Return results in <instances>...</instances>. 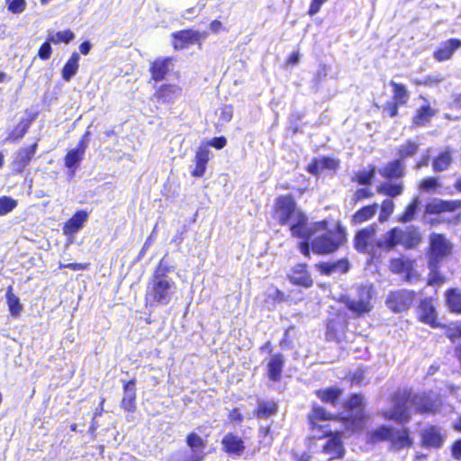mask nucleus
<instances>
[{"mask_svg":"<svg viewBox=\"0 0 461 461\" xmlns=\"http://www.w3.org/2000/svg\"><path fill=\"white\" fill-rule=\"evenodd\" d=\"M421 241L422 236L415 227L406 229L393 227L386 230L381 239H378L376 226L371 224L355 232L353 247L358 253L367 254L372 260L378 261L382 253H389L398 246L407 250L413 249Z\"/></svg>","mask_w":461,"mask_h":461,"instance_id":"obj_1","label":"nucleus"},{"mask_svg":"<svg viewBox=\"0 0 461 461\" xmlns=\"http://www.w3.org/2000/svg\"><path fill=\"white\" fill-rule=\"evenodd\" d=\"M393 408L382 412V417L387 420L404 423L411 420L410 409L419 414H433L437 411V405L425 392L415 393L412 388L396 390L390 398Z\"/></svg>","mask_w":461,"mask_h":461,"instance_id":"obj_2","label":"nucleus"},{"mask_svg":"<svg viewBox=\"0 0 461 461\" xmlns=\"http://www.w3.org/2000/svg\"><path fill=\"white\" fill-rule=\"evenodd\" d=\"M306 418L309 429L313 433L314 439L328 438L322 447V452L330 455V459L342 458L345 455L342 432L339 430L333 432L329 425L322 424V422L335 419L333 414L327 411L322 406L313 404Z\"/></svg>","mask_w":461,"mask_h":461,"instance_id":"obj_3","label":"nucleus"},{"mask_svg":"<svg viewBox=\"0 0 461 461\" xmlns=\"http://www.w3.org/2000/svg\"><path fill=\"white\" fill-rule=\"evenodd\" d=\"M313 254L331 255L343 248L348 242V230L341 221L322 219L314 222Z\"/></svg>","mask_w":461,"mask_h":461,"instance_id":"obj_4","label":"nucleus"},{"mask_svg":"<svg viewBox=\"0 0 461 461\" xmlns=\"http://www.w3.org/2000/svg\"><path fill=\"white\" fill-rule=\"evenodd\" d=\"M170 272V267L163 258L160 259L151 273L146 286L144 294L146 307L164 306L171 302L176 283L168 276Z\"/></svg>","mask_w":461,"mask_h":461,"instance_id":"obj_5","label":"nucleus"},{"mask_svg":"<svg viewBox=\"0 0 461 461\" xmlns=\"http://www.w3.org/2000/svg\"><path fill=\"white\" fill-rule=\"evenodd\" d=\"M378 174L384 182L376 186L379 194L394 198L402 195L404 192L402 178L406 175L405 164L401 159H393L378 169Z\"/></svg>","mask_w":461,"mask_h":461,"instance_id":"obj_6","label":"nucleus"},{"mask_svg":"<svg viewBox=\"0 0 461 461\" xmlns=\"http://www.w3.org/2000/svg\"><path fill=\"white\" fill-rule=\"evenodd\" d=\"M384 441H389L391 449L394 451L410 448L413 446L411 432L406 427L395 429L392 426L382 425L367 434L369 444L375 445Z\"/></svg>","mask_w":461,"mask_h":461,"instance_id":"obj_7","label":"nucleus"},{"mask_svg":"<svg viewBox=\"0 0 461 461\" xmlns=\"http://www.w3.org/2000/svg\"><path fill=\"white\" fill-rule=\"evenodd\" d=\"M372 286L362 285L357 287L355 298L344 295L340 298L339 302L345 305L354 317L360 318L372 311Z\"/></svg>","mask_w":461,"mask_h":461,"instance_id":"obj_8","label":"nucleus"},{"mask_svg":"<svg viewBox=\"0 0 461 461\" xmlns=\"http://www.w3.org/2000/svg\"><path fill=\"white\" fill-rule=\"evenodd\" d=\"M454 244L444 233L432 232L429 236V244L426 249L427 262L441 263L452 257Z\"/></svg>","mask_w":461,"mask_h":461,"instance_id":"obj_9","label":"nucleus"},{"mask_svg":"<svg viewBox=\"0 0 461 461\" xmlns=\"http://www.w3.org/2000/svg\"><path fill=\"white\" fill-rule=\"evenodd\" d=\"M303 212L297 207L292 194H280L276 197L271 209V217L281 226L290 224L293 219Z\"/></svg>","mask_w":461,"mask_h":461,"instance_id":"obj_10","label":"nucleus"},{"mask_svg":"<svg viewBox=\"0 0 461 461\" xmlns=\"http://www.w3.org/2000/svg\"><path fill=\"white\" fill-rule=\"evenodd\" d=\"M417 293L409 289H397L390 291L385 299L387 308L400 313L408 311L417 299Z\"/></svg>","mask_w":461,"mask_h":461,"instance_id":"obj_11","label":"nucleus"},{"mask_svg":"<svg viewBox=\"0 0 461 461\" xmlns=\"http://www.w3.org/2000/svg\"><path fill=\"white\" fill-rule=\"evenodd\" d=\"M389 86L392 88L393 100L385 102L384 110L389 117L393 118L398 116L399 108L407 104L410 99V93L402 83L391 80Z\"/></svg>","mask_w":461,"mask_h":461,"instance_id":"obj_12","label":"nucleus"},{"mask_svg":"<svg viewBox=\"0 0 461 461\" xmlns=\"http://www.w3.org/2000/svg\"><path fill=\"white\" fill-rule=\"evenodd\" d=\"M206 38V32H199L190 28L171 33L172 47L175 50H185L194 44L201 46Z\"/></svg>","mask_w":461,"mask_h":461,"instance_id":"obj_13","label":"nucleus"},{"mask_svg":"<svg viewBox=\"0 0 461 461\" xmlns=\"http://www.w3.org/2000/svg\"><path fill=\"white\" fill-rule=\"evenodd\" d=\"M37 149V140L29 146H23L19 148L14 154L10 163L12 173L14 175L23 174L25 168L30 166L33 160Z\"/></svg>","mask_w":461,"mask_h":461,"instance_id":"obj_14","label":"nucleus"},{"mask_svg":"<svg viewBox=\"0 0 461 461\" xmlns=\"http://www.w3.org/2000/svg\"><path fill=\"white\" fill-rule=\"evenodd\" d=\"M90 134L86 131L78 140L74 149H68L63 158L64 166L68 169L71 176H74L78 169L80 163L85 158L86 150L87 149L86 138Z\"/></svg>","mask_w":461,"mask_h":461,"instance_id":"obj_15","label":"nucleus"},{"mask_svg":"<svg viewBox=\"0 0 461 461\" xmlns=\"http://www.w3.org/2000/svg\"><path fill=\"white\" fill-rule=\"evenodd\" d=\"M182 94V87L177 84L164 83L157 86L150 100L158 104H172Z\"/></svg>","mask_w":461,"mask_h":461,"instance_id":"obj_16","label":"nucleus"},{"mask_svg":"<svg viewBox=\"0 0 461 461\" xmlns=\"http://www.w3.org/2000/svg\"><path fill=\"white\" fill-rule=\"evenodd\" d=\"M417 318L419 321L429 325L430 328L436 329L440 326L432 298L427 297L420 301L417 306Z\"/></svg>","mask_w":461,"mask_h":461,"instance_id":"obj_17","label":"nucleus"},{"mask_svg":"<svg viewBox=\"0 0 461 461\" xmlns=\"http://www.w3.org/2000/svg\"><path fill=\"white\" fill-rule=\"evenodd\" d=\"M445 440L446 435L436 425L426 426L420 433V445L425 448H441Z\"/></svg>","mask_w":461,"mask_h":461,"instance_id":"obj_18","label":"nucleus"},{"mask_svg":"<svg viewBox=\"0 0 461 461\" xmlns=\"http://www.w3.org/2000/svg\"><path fill=\"white\" fill-rule=\"evenodd\" d=\"M288 225L291 236L294 238L303 240L312 238L316 234V230H313L314 222L309 226L308 217L303 212H299Z\"/></svg>","mask_w":461,"mask_h":461,"instance_id":"obj_19","label":"nucleus"},{"mask_svg":"<svg viewBox=\"0 0 461 461\" xmlns=\"http://www.w3.org/2000/svg\"><path fill=\"white\" fill-rule=\"evenodd\" d=\"M212 156L207 145H199L193 158L194 167L190 172L191 176L195 178L203 177L205 175L208 163Z\"/></svg>","mask_w":461,"mask_h":461,"instance_id":"obj_20","label":"nucleus"},{"mask_svg":"<svg viewBox=\"0 0 461 461\" xmlns=\"http://www.w3.org/2000/svg\"><path fill=\"white\" fill-rule=\"evenodd\" d=\"M419 98L423 100L425 104L417 108L411 117V127L413 129L429 126L432 118L437 114V110L430 105L425 96L420 95Z\"/></svg>","mask_w":461,"mask_h":461,"instance_id":"obj_21","label":"nucleus"},{"mask_svg":"<svg viewBox=\"0 0 461 461\" xmlns=\"http://www.w3.org/2000/svg\"><path fill=\"white\" fill-rule=\"evenodd\" d=\"M414 267L415 260L403 256L391 258L388 265V268L393 274H404V280L407 282H411L415 276Z\"/></svg>","mask_w":461,"mask_h":461,"instance_id":"obj_22","label":"nucleus"},{"mask_svg":"<svg viewBox=\"0 0 461 461\" xmlns=\"http://www.w3.org/2000/svg\"><path fill=\"white\" fill-rule=\"evenodd\" d=\"M287 279L292 285L303 288H311L313 285V279L306 263L295 264L287 275Z\"/></svg>","mask_w":461,"mask_h":461,"instance_id":"obj_23","label":"nucleus"},{"mask_svg":"<svg viewBox=\"0 0 461 461\" xmlns=\"http://www.w3.org/2000/svg\"><path fill=\"white\" fill-rule=\"evenodd\" d=\"M137 380L132 377L130 380L122 382V397L121 399L120 407L129 412L133 413L136 411L137 400Z\"/></svg>","mask_w":461,"mask_h":461,"instance_id":"obj_24","label":"nucleus"},{"mask_svg":"<svg viewBox=\"0 0 461 461\" xmlns=\"http://www.w3.org/2000/svg\"><path fill=\"white\" fill-rule=\"evenodd\" d=\"M222 451L230 456H240L245 449V441L234 432H227L221 440Z\"/></svg>","mask_w":461,"mask_h":461,"instance_id":"obj_25","label":"nucleus"},{"mask_svg":"<svg viewBox=\"0 0 461 461\" xmlns=\"http://www.w3.org/2000/svg\"><path fill=\"white\" fill-rule=\"evenodd\" d=\"M185 444L192 452L186 461H203L205 458L207 444L197 433L194 431L189 432L185 438Z\"/></svg>","mask_w":461,"mask_h":461,"instance_id":"obj_26","label":"nucleus"},{"mask_svg":"<svg viewBox=\"0 0 461 461\" xmlns=\"http://www.w3.org/2000/svg\"><path fill=\"white\" fill-rule=\"evenodd\" d=\"M172 61L171 57L157 58L151 61L149 68L150 79L156 83L165 80L169 74Z\"/></svg>","mask_w":461,"mask_h":461,"instance_id":"obj_27","label":"nucleus"},{"mask_svg":"<svg viewBox=\"0 0 461 461\" xmlns=\"http://www.w3.org/2000/svg\"><path fill=\"white\" fill-rule=\"evenodd\" d=\"M461 48V40L450 38L442 41L433 51V58L438 62H444L453 58L454 53Z\"/></svg>","mask_w":461,"mask_h":461,"instance_id":"obj_28","label":"nucleus"},{"mask_svg":"<svg viewBox=\"0 0 461 461\" xmlns=\"http://www.w3.org/2000/svg\"><path fill=\"white\" fill-rule=\"evenodd\" d=\"M37 117L38 113H30L27 117L21 118L18 123L9 131L5 140L11 143L21 140L27 134Z\"/></svg>","mask_w":461,"mask_h":461,"instance_id":"obj_29","label":"nucleus"},{"mask_svg":"<svg viewBox=\"0 0 461 461\" xmlns=\"http://www.w3.org/2000/svg\"><path fill=\"white\" fill-rule=\"evenodd\" d=\"M279 411V404L276 400L258 399L253 410V416L258 420H268Z\"/></svg>","mask_w":461,"mask_h":461,"instance_id":"obj_30","label":"nucleus"},{"mask_svg":"<svg viewBox=\"0 0 461 461\" xmlns=\"http://www.w3.org/2000/svg\"><path fill=\"white\" fill-rule=\"evenodd\" d=\"M285 359L283 354L275 353L269 357L266 368L267 378L275 383L280 382Z\"/></svg>","mask_w":461,"mask_h":461,"instance_id":"obj_31","label":"nucleus"},{"mask_svg":"<svg viewBox=\"0 0 461 461\" xmlns=\"http://www.w3.org/2000/svg\"><path fill=\"white\" fill-rule=\"evenodd\" d=\"M88 219V212L77 210L63 225L62 231L65 236H73L78 232Z\"/></svg>","mask_w":461,"mask_h":461,"instance_id":"obj_32","label":"nucleus"},{"mask_svg":"<svg viewBox=\"0 0 461 461\" xmlns=\"http://www.w3.org/2000/svg\"><path fill=\"white\" fill-rule=\"evenodd\" d=\"M377 209V203H369L360 207L351 215V223L357 225L370 221L375 217Z\"/></svg>","mask_w":461,"mask_h":461,"instance_id":"obj_33","label":"nucleus"},{"mask_svg":"<svg viewBox=\"0 0 461 461\" xmlns=\"http://www.w3.org/2000/svg\"><path fill=\"white\" fill-rule=\"evenodd\" d=\"M314 394L322 402L330 403L332 406H336L338 404L339 397L342 394V390L338 387L330 386L315 390Z\"/></svg>","mask_w":461,"mask_h":461,"instance_id":"obj_34","label":"nucleus"},{"mask_svg":"<svg viewBox=\"0 0 461 461\" xmlns=\"http://www.w3.org/2000/svg\"><path fill=\"white\" fill-rule=\"evenodd\" d=\"M441 265V263L427 262V267L429 270L426 281L428 285L439 286L447 281L446 276L440 272Z\"/></svg>","mask_w":461,"mask_h":461,"instance_id":"obj_35","label":"nucleus"},{"mask_svg":"<svg viewBox=\"0 0 461 461\" xmlns=\"http://www.w3.org/2000/svg\"><path fill=\"white\" fill-rule=\"evenodd\" d=\"M445 298L449 311L456 314H461V290L454 287L448 288L445 292Z\"/></svg>","mask_w":461,"mask_h":461,"instance_id":"obj_36","label":"nucleus"},{"mask_svg":"<svg viewBox=\"0 0 461 461\" xmlns=\"http://www.w3.org/2000/svg\"><path fill=\"white\" fill-rule=\"evenodd\" d=\"M344 337V327L335 320H329L325 331L326 339L328 341L340 342Z\"/></svg>","mask_w":461,"mask_h":461,"instance_id":"obj_37","label":"nucleus"},{"mask_svg":"<svg viewBox=\"0 0 461 461\" xmlns=\"http://www.w3.org/2000/svg\"><path fill=\"white\" fill-rule=\"evenodd\" d=\"M79 55L74 51L61 69V77L64 81H69L77 72Z\"/></svg>","mask_w":461,"mask_h":461,"instance_id":"obj_38","label":"nucleus"},{"mask_svg":"<svg viewBox=\"0 0 461 461\" xmlns=\"http://www.w3.org/2000/svg\"><path fill=\"white\" fill-rule=\"evenodd\" d=\"M5 298L10 314L14 317H17L23 311V305L18 295L14 293L12 285L6 288Z\"/></svg>","mask_w":461,"mask_h":461,"instance_id":"obj_39","label":"nucleus"},{"mask_svg":"<svg viewBox=\"0 0 461 461\" xmlns=\"http://www.w3.org/2000/svg\"><path fill=\"white\" fill-rule=\"evenodd\" d=\"M420 201L419 197H413L405 206L403 212L398 216L397 221L401 223H407L411 221L415 213L420 206Z\"/></svg>","mask_w":461,"mask_h":461,"instance_id":"obj_40","label":"nucleus"},{"mask_svg":"<svg viewBox=\"0 0 461 461\" xmlns=\"http://www.w3.org/2000/svg\"><path fill=\"white\" fill-rule=\"evenodd\" d=\"M375 175V167L374 165L369 166L367 170H360L354 174L351 178L353 183L359 185L370 186Z\"/></svg>","mask_w":461,"mask_h":461,"instance_id":"obj_41","label":"nucleus"},{"mask_svg":"<svg viewBox=\"0 0 461 461\" xmlns=\"http://www.w3.org/2000/svg\"><path fill=\"white\" fill-rule=\"evenodd\" d=\"M452 163V156L449 150L439 152L432 161V168L435 172L447 170Z\"/></svg>","mask_w":461,"mask_h":461,"instance_id":"obj_42","label":"nucleus"},{"mask_svg":"<svg viewBox=\"0 0 461 461\" xmlns=\"http://www.w3.org/2000/svg\"><path fill=\"white\" fill-rule=\"evenodd\" d=\"M420 144L414 140H408L404 141L398 149L397 155L398 158L403 161L408 158H411L418 152Z\"/></svg>","mask_w":461,"mask_h":461,"instance_id":"obj_43","label":"nucleus"},{"mask_svg":"<svg viewBox=\"0 0 461 461\" xmlns=\"http://www.w3.org/2000/svg\"><path fill=\"white\" fill-rule=\"evenodd\" d=\"M269 292L265 294V302L270 304H279L288 301L289 296L281 291L277 286L271 285Z\"/></svg>","mask_w":461,"mask_h":461,"instance_id":"obj_44","label":"nucleus"},{"mask_svg":"<svg viewBox=\"0 0 461 461\" xmlns=\"http://www.w3.org/2000/svg\"><path fill=\"white\" fill-rule=\"evenodd\" d=\"M345 407L349 410H357L361 412V420L364 419V397L360 393H352L349 395L348 401L345 403Z\"/></svg>","mask_w":461,"mask_h":461,"instance_id":"obj_45","label":"nucleus"},{"mask_svg":"<svg viewBox=\"0 0 461 461\" xmlns=\"http://www.w3.org/2000/svg\"><path fill=\"white\" fill-rule=\"evenodd\" d=\"M47 38L54 44H68L74 40L75 33L70 29H67L64 31L57 32L56 33H51Z\"/></svg>","mask_w":461,"mask_h":461,"instance_id":"obj_46","label":"nucleus"},{"mask_svg":"<svg viewBox=\"0 0 461 461\" xmlns=\"http://www.w3.org/2000/svg\"><path fill=\"white\" fill-rule=\"evenodd\" d=\"M394 208L395 204L391 197L384 199L380 204V213L378 216V221L380 222L386 221L389 219V217L393 214Z\"/></svg>","mask_w":461,"mask_h":461,"instance_id":"obj_47","label":"nucleus"},{"mask_svg":"<svg viewBox=\"0 0 461 461\" xmlns=\"http://www.w3.org/2000/svg\"><path fill=\"white\" fill-rule=\"evenodd\" d=\"M374 195L375 193L372 191L370 186L358 187L353 194L351 203L356 205L364 200L371 199Z\"/></svg>","mask_w":461,"mask_h":461,"instance_id":"obj_48","label":"nucleus"},{"mask_svg":"<svg viewBox=\"0 0 461 461\" xmlns=\"http://www.w3.org/2000/svg\"><path fill=\"white\" fill-rule=\"evenodd\" d=\"M18 203L15 199L10 196H1L0 197V216L5 215L12 212Z\"/></svg>","mask_w":461,"mask_h":461,"instance_id":"obj_49","label":"nucleus"},{"mask_svg":"<svg viewBox=\"0 0 461 461\" xmlns=\"http://www.w3.org/2000/svg\"><path fill=\"white\" fill-rule=\"evenodd\" d=\"M7 11L13 14H20L27 7L26 0H5Z\"/></svg>","mask_w":461,"mask_h":461,"instance_id":"obj_50","label":"nucleus"},{"mask_svg":"<svg viewBox=\"0 0 461 461\" xmlns=\"http://www.w3.org/2000/svg\"><path fill=\"white\" fill-rule=\"evenodd\" d=\"M445 330V335L450 341L455 342L458 339L459 322H451L449 324H441L438 327Z\"/></svg>","mask_w":461,"mask_h":461,"instance_id":"obj_51","label":"nucleus"},{"mask_svg":"<svg viewBox=\"0 0 461 461\" xmlns=\"http://www.w3.org/2000/svg\"><path fill=\"white\" fill-rule=\"evenodd\" d=\"M443 78L439 76H430L428 75L421 79H414L412 83L415 86H438L442 82Z\"/></svg>","mask_w":461,"mask_h":461,"instance_id":"obj_52","label":"nucleus"},{"mask_svg":"<svg viewBox=\"0 0 461 461\" xmlns=\"http://www.w3.org/2000/svg\"><path fill=\"white\" fill-rule=\"evenodd\" d=\"M321 169H329L335 171L339 167V159L330 157H322L320 158Z\"/></svg>","mask_w":461,"mask_h":461,"instance_id":"obj_53","label":"nucleus"},{"mask_svg":"<svg viewBox=\"0 0 461 461\" xmlns=\"http://www.w3.org/2000/svg\"><path fill=\"white\" fill-rule=\"evenodd\" d=\"M52 42L49 41V39L47 38L46 41H44L41 47L39 48L38 50V57L41 59V60H48L50 57H51V54H52V48H51V44Z\"/></svg>","mask_w":461,"mask_h":461,"instance_id":"obj_54","label":"nucleus"},{"mask_svg":"<svg viewBox=\"0 0 461 461\" xmlns=\"http://www.w3.org/2000/svg\"><path fill=\"white\" fill-rule=\"evenodd\" d=\"M299 251L307 258H310L311 252L313 253L312 239H303L298 244Z\"/></svg>","mask_w":461,"mask_h":461,"instance_id":"obj_55","label":"nucleus"},{"mask_svg":"<svg viewBox=\"0 0 461 461\" xmlns=\"http://www.w3.org/2000/svg\"><path fill=\"white\" fill-rule=\"evenodd\" d=\"M299 251L307 258H310L311 252L313 253L312 239H303L298 244Z\"/></svg>","mask_w":461,"mask_h":461,"instance_id":"obj_56","label":"nucleus"},{"mask_svg":"<svg viewBox=\"0 0 461 461\" xmlns=\"http://www.w3.org/2000/svg\"><path fill=\"white\" fill-rule=\"evenodd\" d=\"M439 185L438 181L434 176H429L422 179L420 184V189L423 191H431L436 189Z\"/></svg>","mask_w":461,"mask_h":461,"instance_id":"obj_57","label":"nucleus"},{"mask_svg":"<svg viewBox=\"0 0 461 461\" xmlns=\"http://www.w3.org/2000/svg\"><path fill=\"white\" fill-rule=\"evenodd\" d=\"M332 262H333L335 273L345 274L350 268L349 261L346 258H339V259H337V260L332 261Z\"/></svg>","mask_w":461,"mask_h":461,"instance_id":"obj_58","label":"nucleus"},{"mask_svg":"<svg viewBox=\"0 0 461 461\" xmlns=\"http://www.w3.org/2000/svg\"><path fill=\"white\" fill-rule=\"evenodd\" d=\"M202 145H207V148L213 147L216 149H221L227 145V139L225 136L214 137Z\"/></svg>","mask_w":461,"mask_h":461,"instance_id":"obj_59","label":"nucleus"},{"mask_svg":"<svg viewBox=\"0 0 461 461\" xmlns=\"http://www.w3.org/2000/svg\"><path fill=\"white\" fill-rule=\"evenodd\" d=\"M233 117V106L225 104L220 108V119L224 122H229Z\"/></svg>","mask_w":461,"mask_h":461,"instance_id":"obj_60","label":"nucleus"},{"mask_svg":"<svg viewBox=\"0 0 461 461\" xmlns=\"http://www.w3.org/2000/svg\"><path fill=\"white\" fill-rule=\"evenodd\" d=\"M317 270L325 276H330L335 273L333 262H321L316 265Z\"/></svg>","mask_w":461,"mask_h":461,"instance_id":"obj_61","label":"nucleus"},{"mask_svg":"<svg viewBox=\"0 0 461 461\" xmlns=\"http://www.w3.org/2000/svg\"><path fill=\"white\" fill-rule=\"evenodd\" d=\"M306 171L313 176H319L322 171L320 158H313L307 165Z\"/></svg>","mask_w":461,"mask_h":461,"instance_id":"obj_62","label":"nucleus"},{"mask_svg":"<svg viewBox=\"0 0 461 461\" xmlns=\"http://www.w3.org/2000/svg\"><path fill=\"white\" fill-rule=\"evenodd\" d=\"M228 419L231 423H241L244 420V416L238 407L231 409L228 414Z\"/></svg>","mask_w":461,"mask_h":461,"instance_id":"obj_63","label":"nucleus"},{"mask_svg":"<svg viewBox=\"0 0 461 461\" xmlns=\"http://www.w3.org/2000/svg\"><path fill=\"white\" fill-rule=\"evenodd\" d=\"M450 452L454 459L461 461V438L456 439L451 444Z\"/></svg>","mask_w":461,"mask_h":461,"instance_id":"obj_64","label":"nucleus"}]
</instances>
